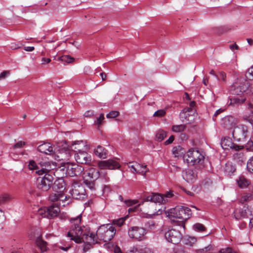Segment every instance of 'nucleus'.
Listing matches in <instances>:
<instances>
[{
	"label": "nucleus",
	"mask_w": 253,
	"mask_h": 253,
	"mask_svg": "<svg viewBox=\"0 0 253 253\" xmlns=\"http://www.w3.org/2000/svg\"><path fill=\"white\" fill-rule=\"evenodd\" d=\"M181 148L179 146L174 147L172 149V153L175 157L180 156L183 152H181Z\"/></svg>",
	"instance_id": "obj_39"
},
{
	"label": "nucleus",
	"mask_w": 253,
	"mask_h": 253,
	"mask_svg": "<svg viewBox=\"0 0 253 253\" xmlns=\"http://www.w3.org/2000/svg\"><path fill=\"white\" fill-rule=\"evenodd\" d=\"M239 123V120L232 116L224 117L221 120V126L228 129H234Z\"/></svg>",
	"instance_id": "obj_13"
},
{
	"label": "nucleus",
	"mask_w": 253,
	"mask_h": 253,
	"mask_svg": "<svg viewBox=\"0 0 253 253\" xmlns=\"http://www.w3.org/2000/svg\"><path fill=\"white\" fill-rule=\"evenodd\" d=\"M243 119L253 126V104H248L247 112L243 115Z\"/></svg>",
	"instance_id": "obj_23"
},
{
	"label": "nucleus",
	"mask_w": 253,
	"mask_h": 253,
	"mask_svg": "<svg viewBox=\"0 0 253 253\" xmlns=\"http://www.w3.org/2000/svg\"><path fill=\"white\" fill-rule=\"evenodd\" d=\"M182 177L187 182L193 183L197 179V174L192 169H186L182 172Z\"/></svg>",
	"instance_id": "obj_18"
},
{
	"label": "nucleus",
	"mask_w": 253,
	"mask_h": 253,
	"mask_svg": "<svg viewBox=\"0 0 253 253\" xmlns=\"http://www.w3.org/2000/svg\"><path fill=\"white\" fill-rule=\"evenodd\" d=\"M25 144V143L23 142H22V141H19L18 142H17V143H16L14 146H13V148L14 149H17V148H21V147H22Z\"/></svg>",
	"instance_id": "obj_58"
},
{
	"label": "nucleus",
	"mask_w": 253,
	"mask_h": 253,
	"mask_svg": "<svg viewBox=\"0 0 253 253\" xmlns=\"http://www.w3.org/2000/svg\"><path fill=\"white\" fill-rule=\"evenodd\" d=\"M166 214L171 220L174 221L175 219H181L182 226L184 228V222L190 218L192 212L188 207L177 206L168 210L166 212Z\"/></svg>",
	"instance_id": "obj_2"
},
{
	"label": "nucleus",
	"mask_w": 253,
	"mask_h": 253,
	"mask_svg": "<svg viewBox=\"0 0 253 253\" xmlns=\"http://www.w3.org/2000/svg\"><path fill=\"white\" fill-rule=\"evenodd\" d=\"M137 166L136 162H129L128 164V168L130 169V171L134 174L136 173Z\"/></svg>",
	"instance_id": "obj_41"
},
{
	"label": "nucleus",
	"mask_w": 253,
	"mask_h": 253,
	"mask_svg": "<svg viewBox=\"0 0 253 253\" xmlns=\"http://www.w3.org/2000/svg\"><path fill=\"white\" fill-rule=\"evenodd\" d=\"M136 251L138 253H154L151 249L148 248L146 245H141L137 247Z\"/></svg>",
	"instance_id": "obj_31"
},
{
	"label": "nucleus",
	"mask_w": 253,
	"mask_h": 253,
	"mask_svg": "<svg viewBox=\"0 0 253 253\" xmlns=\"http://www.w3.org/2000/svg\"><path fill=\"white\" fill-rule=\"evenodd\" d=\"M5 219L6 217L4 212L0 210V225L4 223Z\"/></svg>",
	"instance_id": "obj_52"
},
{
	"label": "nucleus",
	"mask_w": 253,
	"mask_h": 253,
	"mask_svg": "<svg viewBox=\"0 0 253 253\" xmlns=\"http://www.w3.org/2000/svg\"><path fill=\"white\" fill-rule=\"evenodd\" d=\"M83 174L84 175V177L86 178V179L92 181L97 179L100 175L99 170L93 168L88 169Z\"/></svg>",
	"instance_id": "obj_17"
},
{
	"label": "nucleus",
	"mask_w": 253,
	"mask_h": 253,
	"mask_svg": "<svg viewBox=\"0 0 253 253\" xmlns=\"http://www.w3.org/2000/svg\"><path fill=\"white\" fill-rule=\"evenodd\" d=\"M36 173L39 175L45 174L44 176L37 178V187L42 191H47L51 187L53 183V177L50 174L46 172V170L43 169L37 170Z\"/></svg>",
	"instance_id": "obj_3"
},
{
	"label": "nucleus",
	"mask_w": 253,
	"mask_h": 253,
	"mask_svg": "<svg viewBox=\"0 0 253 253\" xmlns=\"http://www.w3.org/2000/svg\"><path fill=\"white\" fill-rule=\"evenodd\" d=\"M247 167L248 170L250 172L253 173V156L248 161Z\"/></svg>",
	"instance_id": "obj_44"
},
{
	"label": "nucleus",
	"mask_w": 253,
	"mask_h": 253,
	"mask_svg": "<svg viewBox=\"0 0 253 253\" xmlns=\"http://www.w3.org/2000/svg\"><path fill=\"white\" fill-rule=\"evenodd\" d=\"M252 199V196L251 194L245 193L241 196L240 198V202L242 203L251 201Z\"/></svg>",
	"instance_id": "obj_36"
},
{
	"label": "nucleus",
	"mask_w": 253,
	"mask_h": 253,
	"mask_svg": "<svg viewBox=\"0 0 253 253\" xmlns=\"http://www.w3.org/2000/svg\"><path fill=\"white\" fill-rule=\"evenodd\" d=\"M86 142L81 140L76 141L72 143L70 146V149L76 153H79L81 151H84L86 149Z\"/></svg>",
	"instance_id": "obj_20"
},
{
	"label": "nucleus",
	"mask_w": 253,
	"mask_h": 253,
	"mask_svg": "<svg viewBox=\"0 0 253 253\" xmlns=\"http://www.w3.org/2000/svg\"><path fill=\"white\" fill-rule=\"evenodd\" d=\"M94 154L101 159H105L107 156V150L102 146L98 145L94 150Z\"/></svg>",
	"instance_id": "obj_25"
},
{
	"label": "nucleus",
	"mask_w": 253,
	"mask_h": 253,
	"mask_svg": "<svg viewBox=\"0 0 253 253\" xmlns=\"http://www.w3.org/2000/svg\"><path fill=\"white\" fill-rule=\"evenodd\" d=\"M125 203L126 204L127 206H132L134 205L137 204L138 203V201L136 200H129L125 201Z\"/></svg>",
	"instance_id": "obj_51"
},
{
	"label": "nucleus",
	"mask_w": 253,
	"mask_h": 253,
	"mask_svg": "<svg viewBox=\"0 0 253 253\" xmlns=\"http://www.w3.org/2000/svg\"><path fill=\"white\" fill-rule=\"evenodd\" d=\"M165 238L167 242L177 244L180 241L182 235L178 230L172 229L165 232Z\"/></svg>",
	"instance_id": "obj_10"
},
{
	"label": "nucleus",
	"mask_w": 253,
	"mask_h": 253,
	"mask_svg": "<svg viewBox=\"0 0 253 253\" xmlns=\"http://www.w3.org/2000/svg\"><path fill=\"white\" fill-rule=\"evenodd\" d=\"M237 182L239 187L241 188H246L249 184L248 181L243 176H240L237 179Z\"/></svg>",
	"instance_id": "obj_29"
},
{
	"label": "nucleus",
	"mask_w": 253,
	"mask_h": 253,
	"mask_svg": "<svg viewBox=\"0 0 253 253\" xmlns=\"http://www.w3.org/2000/svg\"><path fill=\"white\" fill-rule=\"evenodd\" d=\"M9 75V72L4 71L0 74V80L4 79L6 76Z\"/></svg>",
	"instance_id": "obj_55"
},
{
	"label": "nucleus",
	"mask_w": 253,
	"mask_h": 253,
	"mask_svg": "<svg viewBox=\"0 0 253 253\" xmlns=\"http://www.w3.org/2000/svg\"><path fill=\"white\" fill-rule=\"evenodd\" d=\"M104 119V115L103 114H101L100 115L99 117H97L96 118V120L95 121L94 123L96 125L100 126L102 122L103 121Z\"/></svg>",
	"instance_id": "obj_50"
},
{
	"label": "nucleus",
	"mask_w": 253,
	"mask_h": 253,
	"mask_svg": "<svg viewBox=\"0 0 253 253\" xmlns=\"http://www.w3.org/2000/svg\"><path fill=\"white\" fill-rule=\"evenodd\" d=\"M38 150L41 153L47 155H54V150H53V147L49 143H43L40 145L38 147Z\"/></svg>",
	"instance_id": "obj_21"
},
{
	"label": "nucleus",
	"mask_w": 253,
	"mask_h": 253,
	"mask_svg": "<svg viewBox=\"0 0 253 253\" xmlns=\"http://www.w3.org/2000/svg\"><path fill=\"white\" fill-rule=\"evenodd\" d=\"M24 49L27 51H32L34 50L35 48L34 46H25Z\"/></svg>",
	"instance_id": "obj_64"
},
{
	"label": "nucleus",
	"mask_w": 253,
	"mask_h": 253,
	"mask_svg": "<svg viewBox=\"0 0 253 253\" xmlns=\"http://www.w3.org/2000/svg\"><path fill=\"white\" fill-rule=\"evenodd\" d=\"M204 157L198 150L191 148L183 156V160L189 165H195L203 162Z\"/></svg>",
	"instance_id": "obj_4"
},
{
	"label": "nucleus",
	"mask_w": 253,
	"mask_h": 253,
	"mask_svg": "<svg viewBox=\"0 0 253 253\" xmlns=\"http://www.w3.org/2000/svg\"><path fill=\"white\" fill-rule=\"evenodd\" d=\"M0 199H1V200H0V202H4L9 199V196L8 195H3L1 197H0Z\"/></svg>",
	"instance_id": "obj_63"
},
{
	"label": "nucleus",
	"mask_w": 253,
	"mask_h": 253,
	"mask_svg": "<svg viewBox=\"0 0 253 253\" xmlns=\"http://www.w3.org/2000/svg\"><path fill=\"white\" fill-rule=\"evenodd\" d=\"M246 100V98L243 96H235L230 98V104H241Z\"/></svg>",
	"instance_id": "obj_30"
},
{
	"label": "nucleus",
	"mask_w": 253,
	"mask_h": 253,
	"mask_svg": "<svg viewBox=\"0 0 253 253\" xmlns=\"http://www.w3.org/2000/svg\"><path fill=\"white\" fill-rule=\"evenodd\" d=\"M71 194L73 198L83 200L85 198V190L84 187L78 183H75L72 186Z\"/></svg>",
	"instance_id": "obj_12"
},
{
	"label": "nucleus",
	"mask_w": 253,
	"mask_h": 253,
	"mask_svg": "<svg viewBox=\"0 0 253 253\" xmlns=\"http://www.w3.org/2000/svg\"><path fill=\"white\" fill-rule=\"evenodd\" d=\"M67 197L65 196L64 194L60 193L58 192H55L51 194L49 196V199L51 201H62L64 202L66 200Z\"/></svg>",
	"instance_id": "obj_26"
},
{
	"label": "nucleus",
	"mask_w": 253,
	"mask_h": 253,
	"mask_svg": "<svg viewBox=\"0 0 253 253\" xmlns=\"http://www.w3.org/2000/svg\"><path fill=\"white\" fill-rule=\"evenodd\" d=\"M144 202H151L154 203L164 204L166 202V200L162 195L157 193H152L150 195L144 197L143 201L138 204V206L141 205Z\"/></svg>",
	"instance_id": "obj_14"
},
{
	"label": "nucleus",
	"mask_w": 253,
	"mask_h": 253,
	"mask_svg": "<svg viewBox=\"0 0 253 253\" xmlns=\"http://www.w3.org/2000/svg\"><path fill=\"white\" fill-rule=\"evenodd\" d=\"M146 233L147 231L144 228L138 226L131 227L128 230L129 237L138 241L143 240Z\"/></svg>",
	"instance_id": "obj_9"
},
{
	"label": "nucleus",
	"mask_w": 253,
	"mask_h": 253,
	"mask_svg": "<svg viewBox=\"0 0 253 253\" xmlns=\"http://www.w3.org/2000/svg\"><path fill=\"white\" fill-rule=\"evenodd\" d=\"M190 112H193V109L190 108H186L180 113V117L183 122L189 124L194 120L193 116L189 114Z\"/></svg>",
	"instance_id": "obj_19"
},
{
	"label": "nucleus",
	"mask_w": 253,
	"mask_h": 253,
	"mask_svg": "<svg viewBox=\"0 0 253 253\" xmlns=\"http://www.w3.org/2000/svg\"><path fill=\"white\" fill-rule=\"evenodd\" d=\"M166 136L167 132L162 129H160L156 134V138L158 141H161L164 139Z\"/></svg>",
	"instance_id": "obj_33"
},
{
	"label": "nucleus",
	"mask_w": 253,
	"mask_h": 253,
	"mask_svg": "<svg viewBox=\"0 0 253 253\" xmlns=\"http://www.w3.org/2000/svg\"><path fill=\"white\" fill-rule=\"evenodd\" d=\"M186 126L185 125H173L172 126V130L174 132H182L186 129Z\"/></svg>",
	"instance_id": "obj_34"
},
{
	"label": "nucleus",
	"mask_w": 253,
	"mask_h": 253,
	"mask_svg": "<svg viewBox=\"0 0 253 253\" xmlns=\"http://www.w3.org/2000/svg\"><path fill=\"white\" fill-rule=\"evenodd\" d=\"M149 212V214L150 215H160L162 213L163 211L159 209L158 210L156 209L155 211H150Z\"/></svg>",
	"instance_id": "obj_53"
},
{
	"label": "nucleus",
	"mask_w": 253,
	"mask_h": 253,
	"mask_svg": "<svg viewBox=\"0 0 253 253\" xmlns=\"http://www.w3.org/2000/svg\"><path fill=\"white\" fill-rule=\"evenodd\" d=\"M88 179H85L84 181L85 184L86 185L87 187L89 188L90 190H94L95 189V183L94 181L90 180Z\"/></svg>",
	"instance_id": "obj_43"
},
{
	"label": "nucleus",
	"mask_w": 253,
	"mask_h": 253,
	"mask_svg": "<svg viewBox=\"0 0 253 253\" xmlns=\"http://www.w3.org/2000/svg\"><path fill=\"white\" fill-rule=\"evenodd\" d=\"M55 159L57 161L68 160L72 155V152L64 142L59 143L54 149Z\"/></svg>",
	"instance_id": "obj_5"
},
{
	"label": "nucleus",
	"mask_w": 253,
	"mask_h": 253,
	"mask_svg": "<svg viewBox=\"0 0 253 253\" xmlns=\"http://www.w3.org/2000/svg\"><path fill=\"white\" fill-rule=\"evenodd\" d=\"M226 77V74L223 72H220L219 73V78L223 82H225V79Z\"/></svg>",
	"instance_id": "obj_60"
},
{
	"label": "nucleus",
	"mask_w": 253,
	"mask_h": 253,
	"mask_svg": "<svg viewBox=\"0 0 253 253\" xmlns=\"http://www.w3.org/2000/svg\"><path fill=\"white\" fill-rule=\"evenodd\" d=\"M126 219V217H122L117 220H114V223L115 224H116L119 227H121L124 224Z\"/></svg>",
	"instance_id": "obj_47"
},
{
	"label": "nucleus",
	"mask_w": 253,
	"mask_h": 253,
	"mask_svg": "<svg viewBox=\"0 0 253 253\" xmlns=\"http://www.w3.org/2000/svg\"><path fill=\"white\" fill-rule=\"evenodd\" d=\"M225 171L229 174H232L235 171V168L232 165L227 164L225 166Z\"/></svg>",
	"instance_id": "obj_38"
},
{
	"label": "nucleus",
	"mask_w": 253,
	"mask_h": 253,
	"mask_svg": "<svg viewBox=\"0 0 253 253\" xmlns=\"http://www.w3.org/2000/svg\"><path fill=\"white\" fill-rule=\"evenodd\" d=\"M48 218H53L56 216L60 212V209L58 206L52 205L47 208Z\"/></svg>",
	"instance_id": "obj_24"
},
{
	"label": "nucleus",
	"mask_w": 253,
	"mask_h": 253,
	"mask_svg": "<svg viewBox=\"0 0 253 253\" xmlns=\"http://www.w3.org/2000/svg\"><path fill=\"white\" fill-rule=\"evenodd\" d=\"M51 61V59L48 58L42 57V64H48Z\"/></svg>",
	"instance_id": "obj_61"
},
{
	"label": "nucleus",
	"mask_w": 253,
	"mask_h": 253,
	"mask_svg": "<svg viewBox=\"0 0 253 253\" xmlns=\"http://www.w3.org/2000/svg\"><path fill=\"white\" fill-rule=\"evenodd\" d=\"M97 166L100 169L111 170L119 169L121 167L120 164L116 159L100 161L98 162Z\"/></svg>",
	"instance_id": "obj_11"
},
{
	"label": "nucleus",
	"mask_w": 253,
	"mask_h": 253,
	"mask_svg": "<svg viewBox=\"0 0 253 253\" xmlns=\"http://www.w3.org/2000/svg\"><path fill=\"white\" fill-rule=\"evenodd\" d=\"M211 248V246H209L205 247L204 249H201L200 251H201V253H211L210 252V251Z\"/></svg>",
	"instance_id": "obj_57"
},
{
	"label": "nucleus",
	"mask_w": 253,
	"mask_h": 253,
	"mask_svg": "<svg viewBox=\"0 0 253 253\" xmlns=\"http://www.w3.org/2000/svg\"><path fill=\"white\" fill-rule=\"evenodd\" d=\"M48 210L46 208H41L38 210V214L43 217L48 218V214H47Z\"/></svg>",
	"instance_id": "obj_37"
},
{
	"label": "nucleus",
	"mask_w": 253,
	"mask_h": 253,
	"mask_svg": "<svg viewBox=\"0 0 253 253\" xmlns=\"http://www.w3.org/2000/svg\"><path fill=\"white\" fill-rule=\"evenodd\" d=\"M81 217L80 214L70 219V229L67 234V237L76 243L84 242L90 246L97 242V238L107 242L111 240L116 234V229L113 225L106 224L100 226L95 235L87 227L81 226Z\"/></svg>",
	"instance_id": "obj_1"
},
{
	"label": "nucleus",
	"mask_w": 253,
	"mask_h": 253,
	"mask_svg": "<svg viewBox=\"0 0 253 253\" xmlns=\"http://www.w3.org/2000/svg\"><path fill=\"white\" fill-rule=\"evenodd\" d=\"M193 229L196 231H203L205 230V226L201 223H197L195 224L193 226Z\"/></svg>",
	"instance_id": "obj_40"
},
{
	"label": "nucleus",
	"mask_w": 253,
	"mask_h": 253,
	"mask_svg": "<svg viewBox=\"0 0 253 253\" xmlns=\"http://www.w3.org/2000/svg\"><path fill=\"white\" fill-rule=\"evenodd\" d=\"M52 189L55 192L64 194L65 183L63 179L59 178L52 183Z\"/></svg>",
	"instance_id": "obj_22"
},
{
	"label": "nucleus",
	"mask_w": 253,
	"mask_h": 253,
	"mask_svg": "<svg viewBox=\"0 0 253 253\" xmlns=\"http://www.w3.org/2000/svg\"><path fill=\"white\" fill-rule=\"evenodd\" d=\"M221 253H236L235 252L233 251V250L229 247L225 248V249H222L220 250Z\"/></svg>",
	"instance_id": "obj_54"
},
{
	"label": "nucleus",
	"mask_w": 253,
	"mask_h": 253,
	"mask_svg": "<svg viewBox=\"0 0 253 253\" xmlns=\"http://www.w3.org/2000/svg\"><path fill=\"white\" fill-rule=\"evenodd\" d=\"M184 241L186 245L192 247L197 242V239L194 237H188L184 239Z\"/></svg>",
	"instance_id": "obj_32"
},
{
	"label": "nucleus",
	"mask_w": 253,
	"mask_h": 253,
	"mask_svg": "<svg viewBox=\"0 0 253 253\" xmlns=\"http://www.w3.org/2000/svg\"><path fill=\"white\" fill-rule=\"evenodd\" d=\"M165 199L166 200V202L167 201V198H171L173 196V193L171 191L167 192L165 194L162 195Z\"/></svg>",
	"instance_id": "obj_56"
},
{
	"label": "nucleus",
	"mask_w": 253,
	"mask_h": 253,
	"mask_svg": "<svg viewBox=\"0 0 253 253\" xmlns=\"http://www.w3.org/2000/svg\"><path fill=\"white\" fill-rule=\"evenodd\" d=\"M246 147L247 150H253V138H251L246 144Z\"/></svg>",
	"instance_id": "obj_46"
},
{
	"label": "nucleus",
	"mask_w": 253,
	"mask_h": 253,
	"mask_svg": "<svg viewBox=\"0 0 253 253\" xmlns=\"http://www.w3.org/2000/svg\"><path fill=\"white\" fill-rule=\"evenodd\" d=\"M137 165L136 173H139L143 175H145L148 171L147 166L145 165H142L138 163H137Z\"/></svg>",
	"instance_id": "obj_28"
},
{
	"label": "nucleus",
	"mask_w": 253,
	"mask_h": 253,
	"mask_svg": "<svg viewBox=\"0 0 253 253\" xmlns=\"http://www.w3.org/2000/svg\"><path fill=\"white\" fill-rule=\"evenodd\" d=\"M248 72L250 75V77L253 79V65L249 69Z\"/></svg>",
	"instance_id": "obj_62"
},
{
	"label": "nucleus",
	"mask_w": 253,
	"mask_h": 253,
	"mask_svg": "<svg viewBox=\"0 0 253 253\" xmlns=\"http://www.w3.org/2000/svg\"><path fill=\"white\" fill-rule=\"evenodd\" d=\"M220 144L223 149H228L229 148L235 150H239L242 147L237 145L232 142V140L229 137H225L221 140Z\"/></svg>",
	"instance_id": "obj_16"
},
{
	"label": "nucleus",
	"mask_w": 253,
	"mask_h": 253,
	"mask_svg": "<svg viewBox=\"0 0 253 253\" xmlns=\"http://www.w3.org/2000/svg\"><path fill=\"white\" fill-rule=\"evenodd\" d=\"M63 167L62 169H66V174L72 177L80 175L84 170L82 166L73 163H67Z\"/></svg>",
	"instance_id": "obj_8"
},
{
	"label": "nucleus",
	"mask_w": 253,
	"mask_h": 253,
	"mask_svg": "<svg viewBox=\"0 0 253 253\" xmlns=\"http://www.w3.org/2000/svg\"><path fill=\"white\" fill-rule=\"evenodd\" d=\"M119 112L116 111H111L106 115L107 118H115L118 116Z\"/></svg>",
	"instance_id": "obj_48"
},
{
	"label": "nucleus",
	"mask_w": 253,
	"mask_h": 253,
	"mask_svg": "<svg viewBox=\"0 0 253 253\" xmlns=\"http://www.w3.org/2000/svg\"><path fill=\"white\" fill-rule=\"evenodd\" d=\"M36 244L42 252H45L47 250V244L46 242L43 241L41 238H37Z\"/></svg>",
	"instance_id": "obj_27"
},
{
	"label": "nucleus",
	"mask_w": 253,
	"mask_h": 253,
	"mask_svg": "<svg viewBox=\"0 0 253 253\" xmlns=\"http://www.w3.org/2000/svg\"><path fill=\"white\" fill-rule=\"evenodd\" d=\"M235 217L236 219L239 220V219H241V218H246V215L243 211H242L241 212L240 214H239V213H238L236 211L235 212Z\"/></svg>",
	"instance_id": "obj_49"
},
{
	"label": "nucleus",
	"mask_w": 253,
	"mask_h": 253,
	"mask_svg": "<svg viewBox=\"0 0 253 253\" xmlns=\"http://www.w3.org/2000/svg\"><path fill=\"white\" fill-rule=\"evenodd\" d=\"M75 158L78 163L90 165L91 162V156L85 151L75 153Z\"/></svg>",
	"instance_id": "obj_15"
},
{
	"label": "nucleus",
	"mask_w": 253,
	"mask_h": 253,
	"mask_svg": "<svg viewBox=\"0 0 253 253\" xmlns=\"http://www.w3.org/2000/svg\"><path fill=\"white\" fill-rule=\"evenodd\" d=\"M28 167L30 170H37L38 169V166L36 163L33 160L29 161Z\"/></svg>",
	"instance_id": "obj_45"
},
{
	"label": "nucleus",
	"mask_w": 253,
	"mask_h": 253,
	"mask_svg": "<svg viewBox=\"0 0 253 253\" xmlns=\"http://www.w3.org/2000/svg\"><path fill=\"white\" fill-rule=\"evenodd\" d=\"M58 60L61 61L62 62H66L68 63L72 62L74 59L73 57H71L69 55H63L58 59Z\"/></svg>",
	"instance_id": "obj_35"
},
{
	"label": "nucleus",
	"mask_w": 253,
	"mask_h": 253,
	"mask_svg": "<svg viewBox=\"0 0 253 253\" xmlns=\"http://www.w3.org/2000/svg\"><path fill=\"white\" fill-rule=\"evenodd\" d=\"M249 86L248 80L244 78L238 79L232 85L230 91L232 94L240 95L245 92Z\"/></svg>",
	"instance_id": "obj_6"
},
{
	"label": "nucleus",
	"mask_w": 253,
	"mask_h": 253,
	"mask_svg": "<svg viewBox=\"0 0 253 253\" xmlns=\"http://www.w3.org/2000/svg\"><path fill=\"white\" fill-rule=\"evenodd\" d=\"M248 132V127L246 126L239 125L233 129L232 135L236 141L244 143L246 142Z\"/></svg>",
	"instance_id": "obj_7"
},
{
	"label": "nucleus",
	"mask_w": 253,
	"mask_h": 253,
	"mask_svg": "<svg viewBox=\"0 0 253 253\" xmlns=\"http://www.w3.org/2000/svg\"><path fill=\"white\" fill-rule=\"evenodd\" d=\"M166 114L165 109H160L156 111L153 114L154 117H164Z\"/></svg>",
	"instance_id": "obj_42"
},
{
	"label": "nucleus",
	"mask_w": 253,
	"mask_h": 253,
	"mask_svg": "<svg viewBox=\"0 0 253 253\" xmlns=\"http://www.w3.org/2000/svg\"><path fill=\"white\" fill-rule=\"evenodd\" d=\"M174 139V136L173 135H171L169 138L165 142V143L166 145L169 144L173 141Z\"/></svg>",
	"instance_id": "obj_59"
}]
</instances>
